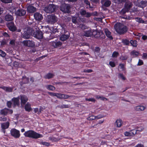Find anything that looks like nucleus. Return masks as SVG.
I'll return each instance as SVG.
<instances>
[{
	"label": "nucleus",
	"instance_id": "nucleus-27",
	"mask_svg": "<svg viewBox=\"0 0 147 147\" xmlns=\"http://www.w3.org/2000/svg\"><path fill=\"white\" fill-rule=\"evenodd\" d=\"M25 109L26 111L28 112L32 110V109L29 103L27 102L25 105Z\"/></svg>",
	"mask_w": 147,
	"mask_h": 147
},
{
	"label": "nucleus",
	"instance_id": "nucleus-7",
	"mask_svg": "<svg viewBox=\"0 0 147 147\" xmlns=\"http://www.w3.org/2000/svg\"><path fill=\"white\" fill-rule=\"evenodd\" d=\"M47 21L50 23L53 24L57 20V17L54 15H49L47 16Z\"/></svg>",
	"mask_w": 147,
	"mask_h": 147
},
{
	"label": "nucleus",
	"instance_id": "nucleus-47",
	"mask_svg": "<svg viewBox=\"0 0 147 147\" xmlns=\"http://www.w3.org/2000/svg\"><path fill=\"white\" fill-rule=\"evenodd\" d=\"M118 55V53L117 52L115 51L113 53L112 56L113 57H117Z\"/></svg>",
	"mask_w": 147,
	"mask_h": 147
},
{
	"label": "nucleus",
	"instance_id": "nucleus-5",
	"mask_svg": "<svg viewBox=\"0 0 147 147\" xmlns=\"http://www.w3.org/2000/svg\"><path fill=\"white\" fill-rule=\"evenodd\" d=\"M56 7L53 4H49L45 7L44 9L45 11L47 13H51L55 11Z\"/></svg>",
	"mask_w": 147,
	"mask_h": 147
},
{
	"label": "nucleus",
	"instance_id": "nucleus-31",
	"mask_svg": "<svg viewBox=\"0 0 147 147\" xmlns=\"http://www.w3.org/2000/svg\"><path fill=\"white\" fill-rule=\"evenodd\" d=\"M46 87L48 90L52 91L54 90L55 89V87L51 85H47L46 86Z\"/></svg>",
	"mask_w": 147,
	"mask_h": 147
},
{
	"label": "nucleus",
	"instance_id": "nucleus-20",
	"mask_svg": "<svg viewBox=\"0 0 147 147\" xmlns=\"http://www.w3.org/2000/svg\"><path fill=\"white\" fill-rule=\"evenodd\" d=\"M34 18L36 20H40L43 18L42 15L38 13H36L34 14Z\"/></svg>",
	"mask_w": 147,
	"mask_h": 147
},
{
	"label": "nucleus",
	"instance_id": "nucleus-14",
	"mask_svg": "<svg viewBox=\"0 0 147 147\" xmlns=\"http://www.w3.org/2000/svg\"><path fill=\"white\" fill-rule=\"evenodd\" d=\"M7 26L9 30L12 31L13 32L16 30V28L13 22L8 23L7 24Z\"/></svg>",
	"mask_w": 147,
	"mask_h": 147
},
{
	"label": "nucleus",
	"instance_id": "nucleus-59",
	"mask_svg": "<svg viewBox=\"0 0 147 147\" xmlns=\"http://www.w3.org/2000/svg\"><path fill=\"white\" fill-rule=\"evenodd\" d=\"M11 104L12 103L10 101H8L7 102V106L9 108L11 107Z\"/></svg>",
	"mask_w": 147,
	"mask_h": 147
},
{
	"label": "nucleus",
	"instance_id": "nucleus-43",
	"mask_svg": "<svg viewBox=\"0 0 147 147\" xmlns=\"http://www.w3.org/2000/svg\"><path fill=\"white\" fill-rule=\"evenodd\" d=\"M86 100L89 101H91L92 102H95V99L93 98H86Z\"/></svg>",
	"mask_w": 147,
	"mask_h": 147
},
{
	"label": "nucleus",
	"instance_id": "nucleus-26",
	"mask_svg": "<svg viewBox=\"0 0 147 147\" xmlns=\"http://www.w3.org/2000/svg\"><path fill=\"white\" fill-rule=\"evenodd\" d=\"M0 88H2L6 92H11L13 89V88L10 87L5 86L0 87Z\"/></svg>",
	"mask_w": 147,
	"mask_h": 147
},
{
	"label": "nucleus",
	"instance_id": "nucleus-29",
	"mask_svg": "<svg viewBox=\"0 0 147 147\" xmlns=\"http://www.w3.org/2000/svg\"><path fill=\"white\" fill-rule=\"evenodd\" d=\"M5 19L6 21H11L13 20V18L12 15L7 14L5 16Z\"/></svg>",
	"mask_w": 147,
	"mask_h": 147
},
{
	"label": "nucleus",
	"instance_id": "nucleus-12",
	"mask_svg": "<svg viewBox=\"0 0 147 147\" xmlns=\"http://www.w3.org/2000/svg\"><path fill=\"white\" fill-rule=\"evenodd\" d=\"M34 35V37L38 39H41L43 37L42 32L40 31H36Z\"/></svg>",
	"mask_w": 147,
	"mask_h": 147
},
{
	"label": "nucleus",
	"instance_id": "nucleus-4",
	"mask_svg": "<svg viewBox=\"0 0 147 147\" xmlns=\"http://www.w3.org/2000/svg\"><path fill=\"white\" fill-rule=\"evenodd\" d=\"M71 7V6L70 5L64 3L61 5L60 9L63 12L69 13L70 12V9Z\"/></svg>",
	"mask_w": 147,
	"mask_h": 147
},
{
	"label": "nucleus",
	"instance_id": "nucleus-35",
	"mask_svg": "<svg viewBox=\"0 0 147 147\" xmlns=\"http://www.w3.org/2000/svg\"><path fill=\"white\" fill-rule=\"evenodd\" d=\"M144 129V127L143 126H140L137 128V129H133V130H136V134L137 132H141Z\"/></svg>",
	"mask_w": 147,
	"mask_h": 147
},
{
	"label": "nucleus",
	"instance_id": "nucleus-17",
	"mask_svg": "<svg viewBox=\"0 0 147 147\" xmlns=\"http://www.w3.org/2000/svg\"><path fill=\"white\" fill-rule=\"evenodd\" d=\"M13 105L14 106H19L20 105V101L19 97L17 98H13L12 99Z\"/></svg>",
	"mask_w": 147,
	"mask_h": 147
},
{
	"label": "nucleus",
	"instance_id": "nucleus-48",
	"mask_svg": "<svg viewBox=\"0 0 147 147\" xmlns=\"http://www.w3.org/2000/svg\"><path fill=\"white\" fill-rule=\"evenodd\" d=\"M0 55L2 57H4L5 56L6 53L2 50H0Z\"/></svg>",
	"mask_w": 147,
	"mask_h": 147
},
{
	"label": "nucleus",
	"instance_id": "nucleus-24",
	"mask_svg": "<svg viewBox=\"0 0 147 147\" xmlns=\"http://www.w3.org/2000/svg\"><path fill=\"white\" fill-rule=\"evenodd\" d=\"M62 44V43L59 41L57 42L53 41L52 42V45L54 48L60 46Z\"/></svg>",
	"mask_w": 147,
	"mask_h": 147
},
{
	"label": "nucleus",
	"instance_id": "nucleus-55",
	"mask_svg": "<svg viewBox=\"0 0 147 147\" xmlns=\"http://www.w3.org/2000/svg\"><path fill=\"white\" fill-rule=\"evenodd\" d=\"M95 117L96 119H100L104 117L103 115H99Z\"/></svg>",
	"mask_w": 147,
	"mask_h": 147
},
{
	"label": "nucleus",
	"instance_id": "nucleus-58",
	"mask_svg": "<svg viewBox=\"0 0 147 147\" xmlns=\"http://www.w3.org/2000/svg\"><path fill=\"white\" fill-rule=\"evenodd\" d=\"M142 58L143 59H146L147 58V53H143L142 55Z\"/></svg>",
	"mask_w": 147,
	"mask_h": 147
},
{
	"label": "nucleus",
	"instance_id": "nucleus-32",
	"mask_svg": "<svg viewBox=\"0 0 147 147\" xmlns=\"http://www.w3.org/2000/svg\"><path fill=\"white\" fill-rule=\"evenodd\" d=\"M139 53L137 51H133L131 53V55L134 57H136L138 56Z\"/></svg>",
	"mask_w": 147,
	"mask_h": 147
},
{
	"label": "nucleus",
	"instance_id": "nucleus-6",
	"mask_svg": "<svg viewBox=\"0 0 147 147\" xmlns=\"http://www.w3.org/2000/svg\"><path fill=\"white\" fill-rule=\"evenodd\" d=\"M10 133L12 136L16 138H18L20 136V131L14 128L11 130Z\"/></svg>",
	"mask_w": 147,
	"mask_h": 147
},
{
	"label": "nucleus",
	"instance_id": "nucleus-50",
	"mask_svg": "<svg viewBox=\"0 0 147 147\" xmlns=\"http://www.w3.org/2000/svg\"><path fill=\"white\" fill-rule=\"evenodd\" d=\"M119 78H121L123 80H125V78L121 74H119Z\"/></svg>",
	"mask_w": 147,
	"mask_h": 147
},
{
	"label": "nucleus",
	"instance_id": "nucleus-34",
	"mask_svg": "<svg viewBox=\"0 0 147 147\" xmlns=\"http://www.w3.org/2000/svg\"><path fill=\"white\" fill-rule=\"evenodd\" d=\"M130 43L131 45L134 47H136L137 46V41L136 40H131Z\"/></svg>",
	"mask_w": 147,
	"mask_h": 147
},
{
	"label": "nucleus",
	"instance_id": "nucleus-46",
	"mask_svg": "<svg viewBox=\"0 0 147 147\" xmlns=\"http://www.w3.org/2000/svg\"><path fill=\"white\" fill-rule=\"evenodd\" d=\"M40 144H42L43 145L46 146H48L50 144L49 143L46 142H40Z\"/></svg>",
	"mask_w": 147,
	"mask_h": 147
},
{
	"label": "nucleus",
	"instance_id": "nucleus-18",
	"mask_svg": "<svg viewBox=\"0 0 147 147\" xmlns=\"http://www.w3.org/2000/svg\"><path fill=\"white\" fill-rule=\"evenodd\" d=\"M136 134V130H131L129 132H125L124 134L125 136H129L134 135Z\"/></svg>",
	"mask_w": 147,
	"mask_h": 147
},
{
	"label": "nucleus",
	"instance_id": "nucleus-54",
	"mask_svg": "<svg viewBox=\"0 0 147 147\" xmlns=\"http://www.w3.org/2000/svg\"><path fill=\"white\" fill-rule=\"evenodd\" d=\"M143 64V61L139 59V60L138 62V63L137 65H141Z\"/></svg>",
	"mask_w": 147,
	"mask_h": 147
},
{
	"label": "nucleus",
	"instance_id": "nucleus-36",
	"mask_svg": "<svg viewBox=\"0 0 147 147\" xmlns=\"http://www.w3.org/2000/svg\"><path fill=\"white\" fill-rule=\"evenodd\" d=\"M111 4V2L109 0H107L105 2L104 5L106 7H108Z\"/></svg>",
	"mask_w": 147,
	"mask_h": 147
},
{
	"label": "nucleus",
	"instance_id": "nucleus-49",
	"mask_svg": "<svg viewBox=\"0 0 147 147\" xmlns=\"http://www.w3.org/2000/svg\"><path fill=\"white\" fill-rule=\"evenodd\" d=\"M1 1L4 3H11L12 0H1Z\"/></svg>",
	"mask_w": 147,
	"mask_h": 147
},
{
	"label": "nucleus",
	"instance_id": "nucleus-64",
	"mask_svg": "<svg viewBox=\"0 0 147 147\" xmlns=\"http://www.w3.org/2000/svg\"><path fill=\"white\" fill-rule=\"evenodd\" d=\"M142 38L144 40H146L147 39V36L146 35H143L142 37Z\"/></svg>",
	"mask_w": 147,
	"mask_h": 147
},
{
	"label": "nucleus",
	"instance_id": "nucleus-41",
	"mask_svg": "<svg viewBox=\"0 0 147 147\" xmlns=\"http://www.w3.org/2000/svg\"><path fill=\"white\" fill-rule=\"evenodd\" d=\"M22 79L25 83H28L29 81V78H26V77H23Z\"/></svg>",
	"mask_w": 147,
	"mask_h": 147
},
{
	"label": "nucleus",
	"instance_id": "nucleus-25",
	"mask_svg": "<svg viewBox=\"0 0 147 147\" xmlns=\"http://www.w3.org/2000/svg\"><path fill=\"white\" fill-rule=\"evenodd\" d=\"M147 4V1H142L139 3V6L143 8L146 7Z\"/></svg>",
	"mask_w": 147,
	"mask_h": 147
},
{
	"label": "nucleus",
	"instance_id": "nucleus-42",
	"mask_svg": "<svg viewBox=\"0 0 147 147\" xmlns=\"http://www.w3.org/2000/svg\"><path fill=\"white\" fill-rule=\"evenodd\" d=\"M62 94L56 93V96L58 98L62 99Z\"/></svg>",
	"mask_w": 147,
	"mask_h": 147
},
{
	"label": "nucleus",
	"instance_id": "nucleus-16",
	"mask_svg": "<svg viewBox=\"0 0 147 147\" xmlns=\"http://www.w3.org/2000/svg\"><path fill=\"white\" fill-rule=\"evenodd\" d=\"M80 13L81 15L87 18L90 17L91 16L90 13L88 12H86V11L84 10H81L80 11Z\"/></svg>",
	"mask_w": 147,
	"mask_h": 147
},
{
	"label": "nucleus",
	"instance_id": "nucleus-56",
	"mask_svg": "<svg viewBox=\"0 0 147 147\" xmlns=\"http://www.w3.org/2000/svg\"><path fill=\"white\" fill-rule=\"evenodd\" d=\"M56 93H53V92H48V93L50 95H51V96H56Z\"/></svg>",
	"mask_w": 147,
	"mask_h": 147
},
{
	"label": "nucleus",
	"instance_id": "nucleus-57",
	"mask_svg": "<svg viewBox=\"0 0 147 147\" xmlns=\"http://www.w3.org/2000/svg\"><path fill=\"white\" fill-rule=\"evenodd\" d=\"M7 120V118L6 117H0V121H5Z\"/></svg>",
	"mask_w": 147,
	"mask_h": 147
},
{
	"label": "nucleus",
	"instance_id": "nucleus-60",
	"mask_svg": "<svg viewBox=\"0 0 147 147\" xmlns=\"http://www.w3.org/2000/svg\"><path fill=\"white\" fill-rule=\"evenodd\" d=\"M72 21L73 23L76 24V18L75 17H72Z\"/></svg>",
	"mask_w": 147,
	"mask_h": 147
},
{
	"label": "nucleus",
	"instance_id": "nucleus-30",
	"mask_svg": "<svg viewBox=\"0 0 147 147\" xmlns=\"http://www.w3.org/2000/svg\"><path fill=\"white\" fill-rule=\"evenodd\" d=\"M69 38L68 35L63 34L60 37V40L61 41L66 40Z\"/></svg>",
	"mask_w": 147,
	"mask_h": 147
},
{
	"label": "nucleus",
	"instance_id": "nucleus-40",
	"mask_svg": "<svg viewBox=\"0 0 147 147\" xmlns=\"http://www.w3.org/2000/svg\"><path fill=\"white\" fill-rule=\"evenodd\" d=\"M62 99H67L71 97V96H69V95L67 94H62Z\"/></svg>",
	"mask_w": 147,
	"mask_h": 147
},
{
	"label": "nucleus",
	"instance_id": "nucleus-39",
	"mask_svg": "<svg viewBox=\"0 0 147 147\" xmlns=\"http://www.w3.org/2000/svg\"><path fill=\"white\" fill-rule=\"evenodd\" d=\"M122 42L125 45H127L129 44V41L127 39H123Z\"/></svg>",
	"mask_w": 147,
	"mask_h": 147
},
{
	"label": "nucleus",
	"instance_id": "nucleus-52",
	"mask_svg": "<svg viewBox=\"0 0 147 147\" xmlns=\"http://www.w3.org/2000/svg\"><path fill=\"white\" fill-rule=\"evenodd\" d=\"M84 2L87 5L89 6V7L90 8H92V7H91L90 5V2L87 0H85L84 1Z\"/></svg>",
	"mask_w": 147,
	"mask_h": 147
},
{
	"label": "nucleus",
	"instance_id": "nucleus-11",
	"mask_svg": "<svg viewBox=\"0 0 147 147\" xmlns=\"http://www.w3.org/2000/svg\"><path fill=\"white\" fill-rule=\"evenodd\" d=\"M26 13L25 10L22 9H18L15 12V14L19 16H23Z\"/></svg>",
	"mask_w": 147,
	"mask_h": 147
},
{
	"label": "nucleus",
	"instance_id": "nucleus-22",
	"mask_svg": "<svg viewBox=\"0 0 147 147\" xmlns=\"http://www.w3.org/2000/svg\"><path fill=\"white\" fill-rule=\"evenodd\" d=\"M105 32L106 36L110 40L113 39V38L111 35V32L109 30L107 29H105Z\"/></svg>",
	"mask_w": 147,
	"mask_h": 147
},
{
	"label": "nucleus",
	"instance_id": "nucleus-9",
	"mask_svg": "<svg viewBox=\"0 0 147 147\" xmlns=\"http://www.w3.org/2000/svg\"><path fill=\"white\" fill-rule=\"evenodd\" d=\"M97 33V31L96 30H94L92 32L91 30H87L84 32L83 35L86 37H89L92 35L95 36Z\"/></svg>",
	"mask_w": 147,
	"mask_h": 147
},
{
	"label": "nucleus",
	"instance_id": "nucleus-1",
	"mask_svg": "<svg viewBox=\"0 0 147 147\" xmlns=\"http://www.w3.org/2000/svg\"><path fill=\"white\" fill-rule=\"evenodd\" d=\"M114 28L116 31L120 34H125L128 30L126 26L120 23L115 24L114 26Z\"/></svg>",
	"mask_w": 147,
	"mask_h": 147
},
{
	"label": "nucleus",
	"instance_id": "nucleus-19",
	"mask_svg": "<svg viewBox=\"0 0 147 147\" xmlns=\"http://www.w3.org/2000/svg\"><path fill=\"white\" fill-rule=\"evenodd\" d=\"M27 10L29 13H32L36 11V8L32 6L29 5L27 7Z\"/></svg>",
	"mask_w": 147,
	"mask_h": 147
},
{
	"label": "nucleus",
	"instance_id": "nucleus-10",
	"mask_svg": "<svg viewBox=\"0 0 147 147\" xmlns=\"http://www.w3.org/2000/svg\"><path fill=\"white\" fill-rule=\"evenodd\" d=\"M146 109V107L143 105H140L136 106L134 107V110L137 111L141 112L144 111Z\"/></svg>",
	"mask_w": 147,
	"mask_h": 147
},
{
	"label": "nucleus",
	"instance_id": "nucleus-45",
	"mask_svg": "<svg viewBox=\"0 0 147 147\" xmlns=\"http://www.w3.org/2000/svg\"><path fill=\"white\" fill-rule=\"evenodd\" d=\"M135 19L136 21L140 23H143L144 22V21L142 20L141 18H135Z\"/></svg>",
	"mask_w": 147,
	"mask_h": 147
},
{
	"label": "nucleus",
	"instance_id": "nucleus-63",
	"mask_svg": "<svg viewBox=\"0 0 147 147\" xmlns=\"http://www.w3.org/2000/svg\"><path fill=\"white\" fill-rule=\"evenodd\" d=\"M92 3H96L99 2L98 0H90Z\"/></svg>",
	"mask_w": 147,
	"mask_h": 147
},
{
	"label": "nucleus",
	"instance_id": "nucleus-51",
	"mask_svg": "<svg viewBox=\"0 0 147 147\" xmlns=\"http://www.w3.org/2000/svg\"><path fill=\"white\" fill-rule=\"evenodd\" d=\"M109 64L112 67H114L115 65V62L113 61H110L109 63Z\"/></svg>",
	"mask_w": 147,
	"mask_h": 147
},
{
	"label": "nucleus",
	"instance_id": "nucleus-21",
	"mask_svg": "<svg viewBox=\"0 0 147 147\" xmlns=\"http://www.w3.org/2000/svg\"><path fill=\"white\" fill-rule=\"evenodd\" d=\"M132 6V4L131 2L129 1H126L125 4V11H128Z\"/></svg>",
	"mask_w": 147,
	"mask_h": 147
},
{
	"label": "nucleus",
	"instance_id": "nucleus-44",
	"mask_svg": "<svg viewBox=\"0 0 147 147\" xmlns=\"http://www.w3.org/2000/svg\"><path fill=\"white\" fill-rule=\"evenodd\" d=\"M119 68L121 70H124V65L123 64H120L119 65Z\"/></svg>",
	"mask_w": 147,
	"mask_h": 147
},
{
	"label": "nucleus",
	"instance_id": "nucleus-62",
	"mask_svg": "<svg viewBox=\"0 0 147 147\" xmlns=\"http://www.w3.org/2000/svg\"><path fill=\"white\" fill-rule=\"evenodd\" d=\"M90 14H91V16H96L97 15V12L96 11H95L92 13H90Z\"/></svg>",
	"mask_w": 147,
	"mask_h": 147
},
{
	"label": "nucleus",
	"instance_id": "nucleus-61",
	"mask_svg": "<svg viewBox=\"0 0 147 147\" xmlns=\"http://www.w3.org/2000/svg\"><path fill=\"white\" fill-rule=\"evenodd\" d=\"M93 70L91 69H85L84 70V72H85L90 73Z\"/></svg>",
	"mask_w": 147,
	"mask_h": 147
},
{
	"label": "nucleus",
	"instance_id": "nucleus-2",
	"mask_svg": "<svg viewBox=\"0 0 147 147\" xmlns=\"http://www.w3.org/2000/svg\"><path fill=\"white\" fill-rule=\"evenodd\" d=\"M24 135L26 137L31 138L33 139H37L43 137L42 135L39 134L32 130L25 131Z\"/></svg>",
	"mask_w": 147,
	"mask_h": 147
},
{
	"label": "nucleus",
	"instance_id": "nucleus-38",
	"mask_svg": "<svg viewBox=\"0 0 147 147\" xmlns=\"http://www.w3.org/2000/svg\"><path fill=\"white\" fill-rule=\"evenodd\" d=\"M87 119L89 121H92L96 119V117L94 115H92L89 117Z\"/></svg>",
	"mask_w": 147,
	"mask_h": 147
},
{
	"label": "nucleus",
	"instance_id": "nucleus-3",
	"mask_svg": "<svg viewBox=\"0 0 147 147\" xmlns=\"http://www.w3.org/2000/svg\"><path fill=\"white\" fill-rule=\"evenodd\" d=\"M24 32L22 34V36L23 38L26 39L29 38L34 32L33 29L29 27L24 28Z\"/></svg>",
	"mask_w": 147,
	"mask_h": 147
},
{
	"label": "nucleus",
	"instance_id": "nucleus-28",
	"mask_svg": "<svg viewBox=\"0 0 147 147\" xmlns=\"http://www.w3.org/2000/svg\"><path fill=\"white\" fill-rule=\"evenodd\" d=\"M8 109L7 108L1 110L0 114L2 115H6L8 113Z\"/></svg>",
	"mask_w": 147,
	"mask_h": 147
},
{
	"label": "nucleus",
	"instance_id": "nucleus-37",
	"mask_svg": "<svg viewBox=\"0 0 147 147\" xmlns=\"http://www.w3.org/2000/svg\"><path fill=\"white\" fill-rule=\"evenodd\" d=\"M115 3L120 4L123 2H124L126 1V0H114Z\"/></svg>",
	"mask_w": 147,
	"mask_h": 147
},
{
	"label": "nucleus",
	"instance_id": "nucleus-8",
	"mask_svg": "<svg viewBox=\"0 0 147 147\" xmlns=\"http://www.w3.org/2000/svg\"><path fill=\"white\" fill-rule=\"evenodd\" d=\"M21 100V104L22 106H23L28 100V98L26 96L21 94L18 96Z\"/></svg>",
	"mask_w": 147,
	"mask_h": 147
},
{
	"label": "nucleus",
	"instance_id": "nucleus-13",
	"mask_svg": "<svg viewBox=\"0 0 147 147\" xmlns=\"http://www.w3.org/2000/svg\"><path fill=\"white\" fill-rule=\"evenodd\" d=\"M23 43L26 46L28 47H32L34 45V42L29 40H25L23 41Z\"/></svg>",
	"mask_w": 147,
	"mask_h": 147
},
{
	"label": "nucleus",
	"instance_id": "nucleus-15",
	"mask_svg": "<svg viewBox=\"0 0 147 147\" xmlns=\"http://www.w3.org/2000/svg\"><path fill=\"white\" fill-rule=\"evenodd\" d=\"M9 125V122L1 123V130L4 133L5 132V129L8 128Z\"/></svg>",
	"mask_w": 147,
	"mask_h": 147
},
{
	"label": "nucleus",
	"instance_id": "nucleus-53",
	"mask_svg": "<svg viewBox=\"0 0 147 147\" xmlns=\"http://www.w3.org/2000/svg\"><path fill=\"white\" fill-rule=\"evenodd\" d=\"M69 107V106L67 105H61V106L60 107L62 108H68Z\"/></svg>",
	"mask_w": 147,
	"mask_h": 147
},
{
	"label": "nucleus",
	"instance_id": "nucleus-23",
	"mask_svg": "<svg viewBox=\"0 0 147 147\" xmlns=\"http://www.w3.org/2000/svg\"><path fill=\"white\" fill-rule=\"evenodd\" d=\"M123 122L122 120L120 119H118L116 120L115 122V125L118 127H120L122 125Z\"/></svg>",
	"mask_w": 147,
	"mask_h": 147
},
{
	"label": "nucleus",
	"instance_id": "nucleus-33",
	"mask_svg": "<svg viewBox=\"0 0 147 147\" xmlns=\"http://www.w3.org/2000/svg\"><path fill=\"white\" fill-rule=\"evenodd\" d=\"M54 76V75L53 74L49 73L46 75L45 76V78H46L49 79L52 78Z\"/></svg>",
	"mask_w": 147,
	"mask_h": 147
}]
</instances>
